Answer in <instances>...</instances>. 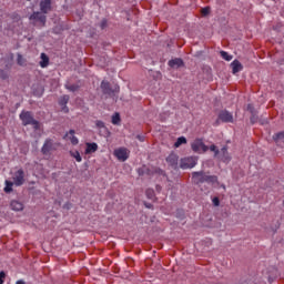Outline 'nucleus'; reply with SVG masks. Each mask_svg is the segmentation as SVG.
<instances>
[{"mask_svg": "<svg viewBox=\"0 0 284 284\" xmlns=\"http://www.w3.org/2000/svg\"><path fill=\"white\" fill-rule=\"evenodd\" d=\"M4 278H6V272L1 271L0 272V284L4 283Z\"/></svg>", "mask_w": 284, "mask_h": 284, "instance_id": "obj_35", "label": "nucleus"}, {"mask_svg": "<svg viewBox=\"0 0 284 284\" xmlns=\"http://www.w3.org/2000/svg\"><path fill=\"white\" fill-rule=\"evenodd\" d=\"M220 121H223V123H233L234 122V115H232L229 111H222L219 114Z\"/></svg>", "mask_w": 284, "mask_h": 284, "instance_id": "obj_11", "label": "nucleus"}, {"mask_svg": "<svg viewBox=\"0 0 284 284\" xmlns=\"http://www.w3.org/2000/svg\"><path fill=\"white\" fill-rule=\"evenodd\" d=\"M209 150L211 152H214V158L216 159V156H219V154H221V151L216 148V145L212 144Z\"/></svg>", "mask_w": 284, "mask_h": 284, "instance_id": "obj_27", "label": "nucleus"}, {"mask_svg": "<svg viewBox=\"0 0 284 284\" xmlns=\"http://www.w3.org/2000/svg\"><path fill=\"white\" fill-rule=\"evenodd\" d=\"M156 190H158V191H160V190H161V187H160L159 185H156Z\"/></svg>", "mask_w": 284, "mask_h": 284, "instance_id": "obj_41", "label": "nucleus"}, {"mask_svg": "<svg viewBox=\"0 0 284 284\" xmlns=\"http://www.w3.org/2000/svg\"><path fill=\"white\" fill-rule=\"evenodd\" d=\"M222 187H223V190H225V185L224 184L222 185Z\"/></svg>", "mask_w": 284, "mask_h": 284, "instance_id": "obj_42", "label": "nucleus"}, {"mask_svg": "<svg viewBox=\"0 0 284 284\" xmlns=\"http://www.w3.org/2000/svg\"><path fill=\"white\" fill-rule=\"evenodd\" d=\"M16 284H26V281H23V280H18V281L16 282Z\"/></svg>", "mask_w": 284, "mask_h": 284, "instance_id": "obj_38", "label": "nucleus"}, {"mask_svg": "<svg viewBox=\"0 0 284 284\" xmlns=\"http://www.w3.org/2000/svg\"><path fill=\"white\" fill-rule=\"evenodd\" d=\"M216 159H219L223 163H230V161H232V158L230 156V152H227V146H223L221 149V151H220L219 155L216 156Z\"/></svg>", "mask_w": 284, "mask_h": 284, "instance_id": "obj_9", "label": "nucleus"}, {"mask_svg": "<svg viewBox=\"0 0 284 284\" xmlns=\"http://www.w3.org/2000/svg\"><path fill=\"white\" fill-rule=\"evenodd\" d=\"M247 112H250L251 114H256V110L254 109L253 104H247L246 108Z\"/></svg>", "mask_w": 284, "mask_h": 284, "instance_id": "obj_31", "label": "nucleus"}, {"mask_svg": "<svg viewBox=\"0 0 284 284\" xmlns=\"http://www.w3.org/2000/svg\"><path fill=\"white\" fill-rule=\"evenodd\" d=\"M29 19L30 21H39L41 26H45V21H48V17H45V13H41L39 11L33 12Z\"/></svg>", "mask_w": 284, "mask_h": 284, "instance_id": "obj_8", "label": "nucleus"}, {"mask_svg": "<svg viewBox=\"0 0 284 284\" xmlns=\"http://www.w3.org/2000/svg\"><path fill=\"white\" fill-rule=\"evenodd\" d=\"M103 94H106L108 97H116L119 94L121 88L119 85H114L113 88L110 85V82L103 80L100 85Z\"/></svg>", "mask_w": 284, "mask_h": 284, "instance_id": "obj_3", "label": "nucleus"}, {"mask_svg": "<svg viewBox=\"0 0 284 284\" xmlns=\"http://www.w3.org/2000/svg\"><path fill=\"white\" fill-rule=\"evenodd\" d=\"M196 161L195 156L182 158L180 161V168L181 170H192V168H196Z\"/></svg>", "mask_w": 284, "mask_h": 284, "instance_id": "obj_4", "label": "nucleus"}, {"mask_svg": "<svg viewBox=\"0 0 284 284\" xmlns=\"http://www.w3.org/2000/svg\"><path fill=\"white\" fill-rule=\"evenodd\" d=\"M18 65H26V60L23 59V55L18 54Z\"/></svg>", "mask_w": 284, "mask_h": 284, "instance_id": "obj_30", "label": "nucleus"}, {"mask_svg": "<svg viewBox=\"0 0 284 284\" xmlns=\"http://www.w3.org/2000/svg\"><path fill=\"white\" fill-rule=\"evenodd\" d=\"M192 182L195 185H203V183H207V185L216 187V185H219V176L211 175L210 172L205 171H195L192 173Z\"/></svg>", "mask_w": 284, "mask_h": 284, "instance_id": "obj_1", "label": "nucleus"}, {"mask_svg": "<svg viewBox=\"0 0 284 284\" xmlns=\"http://www.w3.org/2000/svg\"><path fill=\"white\" fill-rule=\"evenodd\" d=\"M220 54L222 59H224V61H232V55H230V53H227L226 51H221Z\"/></svg>", "mask_w": 284, "mask_h": 284, "instance_id": "obj_26", "label": "nucleus"}, {"mask_svg": "<svg viewBox=\"0 0 284 284\" xmlns=\"http://www.w3.org/2000/svg\"><path fill=\"white\" fill-rule=\"evenodd\" d=\"M23 183H26V173L22 169H20L13 175V185H17V187H21Z\"/></svg>", "mask_w": 284, "mask_h": 284, "instance_id": "obj_7", "label": "nucleus"}, {"mask_svg": "<svg viewBox=\"0 0 284 284\" xmlns=\"http://www.w3.org/2000/svg\"><path fill=\"white\" fill-rule=\"evenodd\" d=\"M136 139L141 142L145 141V138H143V135H138Z\"/></svg>", "mask_w": 284, "mask_h": 284, "instance_id": "obj_37", "label": "nucleus"}, {"mask_svg": "<svg viewBox=\"0 0 284 284\" xmlns=\"http://www.w3.org/2000/svg\"><path fill=\"white\" fill-rule=\"evenodd\" d=\"M71 156H73L78 163L83 161V158H81V153H79V151L71 152Z\"/></svg>", "mask_w": 284, "mask_h": 284, "instance_id": "obj_24", "label": "nucleus"}, {"mask_svg": "<svg viewBox=\"0 0 284 284\" xmlns=\"http://www.w3.org/2000/svg\"><path fill=\"white\" fill-rule=\"evenodd\" d=\"M65 88L70 92H77V90H79V85H77V84H67Z\"/></svg>", "mask_w": 284, "mask_h": 284, "instance_id": "obj_28", "label": "nucleus"}, {"mask_svg": "<svg viewBox=\"0 0 284 284\" xmlns=\"http://www.w3.org/2000/svg\"><path fill=\"white\" fill-rule=\"evenodd\" d=\"M257 121H258V115H256V113H252L251 115L252 125H254V123H257Z\"/></svg>", "mask_w": 284, "mask_h": 284, "instance_id": "obj_32", "label": "nucleus"}, {"mask_svg": "<svg viewBox=\"0 0 284 284\" xmlns=\"http://www.w3.org/2000/svg\"><path fill=\"white\" fill-rule=\"evenodd\" d=\"M213 205L219 207V205H221V200H219V197H213Z\"/></svg>", "mask_w": 284, "mask_h": 284, "instance_id": "obj_34", "label": "nucleus"}, {"mask_svg": "<svg viewBox=\"0 0 284 284\" xmlns=\"http://www.w3.org/2000/svg\"><path fill=\"white\" fill-rule=\"evenodd\" d=\"M20 120L22 121V125H32L33 129L39 130L41 124L39 121L34 120V115L30 111H22L20 113Z\"/></svg>", "mask_w": 284, "mask_h": 284, "instance_id": "obj_2", "label": "nucleus"}, {"mask_svg": "<svg viewBox=\"0 0 284 284\" xmlns=\"http://www.w3.org/2000/svg\"><path fill=\"white\" fill-rule=\"evenodd\" d=\"M113 155L123 163L130 159V151L125 148H119L113 151Z\"/></svg>", "mask_w": 284, "mask_h": 284, "instance_id": "obj_6", "label": "nucleus"}, {"mask_svg": "<svg viewBox=\"0 0 284 284\" xmlns=\"http://www.w3.org/2000/svg\"><path fill=\"white\" fill-rule=\"evenodd\" d=\"M145 206L150 209V207H152V204H145Z\"/></svg>", "mask_w": 284, "mask_h": 284, "instance_id": "obj_40", "label": "nucleus"}, {"mask_svg": "<svg viewBox=\"0 0 284 284\" xmlns=\"http://www.w3.org/2000/svg\"><path fill=\"white\" fill-rule=\"evenodd\" d=\"M27 1H30V0H27Z\"/></svg>", "mask_w": 284, "mask_h": 284, "instance_id": "obj_44", "label": "nucleus"}, {"mask_svg": "<svg viewBox=\"0 0 284 284\" xmlns=\"http://www.w3.org/2000/svg\"><path fill=\"white\" fill-rule=\"evenodd\" d=\"M0 30H1V24H0Z\"/></svg>", "mask_w": 284, "mask_h": 284, "instance_id": "obj_43", "label": "nucleus"}, {"mask_svg": "<svg viewBox=\"0 0 284 284\" xmlns=\"http://www.w3.org/2000/svg\"><path fill=\"white\" fill-rule=\"evenodd\" d=\"M49 63H50V58H48V55L45 53H41L40 65L42 68H48Z\"/></svg>", "mask_w": 284, "mask_h": 284, "instance_id": "obj_19", "label": "nucleus"}, {"mask_svg": "<svg viewBox=\"0 0 284 284\" xmlns=\"http://www.w3.org/2000/svg\"><path fill=\"white\" fill-rule=\"evenodd\" d=\"M95 125H97V128H99L101 130V129L105 128V122L98 120V121H95Z\"/></svg>", "mask_w": 284, "mask_h": 284, "instance_id": "obj_33", "label": "nucleus"}, {"mask_svg": "<svg viewBox=\"0 0 284 284\" xmlns=\"http://www.w3.org/2000/svg\"><path fill=\"white\" fill-rule=\"evenodd\" d=\"M273 139H274L275 143H277V145L281 143H284V131L273 135Z\"/></svg>", "mask_w": 284, "mask_h": 284, "instance_id": "obj_21", "label": "nucleus"}, {"mask_svg": "<svg viewBox=\"0 0 284 284\" xmlns=\"http://www.w3.org/2000/svg\"><path fill=\"white\" fill-rule=\"evenodd\" d=\"M12 185H14V182L6 181L4 192L7 194H10V192H12Z\"/></svg>", "mask_w": 284, "mask_h": 284, "instance_id": "obj_25", "label": "nucleus"}, {"mask_svg": "<svg viewBox=\"0 0 284 284\" xmlns=\"http://www.w3.org/2000/svg\"><path fill=\"white\" fill-rule=\"evenodd\" d=\"M202 14H203L204 17H206V14H210V8H209V7L203 8V9H202Z\"/></svg>", "mask_w": 284, "mask_h": 284, "instance_id": "obj_36", "label": "nucleus"}, {"mask_svg": "<svg viewBox=\"0 0 284 284\" xmlns=\"http://www.w3.org/2000/svg\"><path fill=\"white\" fill-rule=\"evenodd\" d=\"M74 134H75V131L71 129L68 133H65L63 139H69L72 145H79V139L74 136Z\"/></svg>", "mask_w": 284, "mask_h": 284, "instance_id": "obj_13", "label": "nucleus"}, {"mask_svg": "<svg viewBox=\"0 0 284 284\" xmlns=\"http://www.w3.org/2000/svg\"><path fill=\"white\" fill-rule=\"evenodd\" d=\"M97 150H99V144H97L94 142L87 143L85 154H94V152H97Z\"/></svg>", "mask_w": 284, "mask_h": 284, "instance_id": "obj_17", "label": "nucleus"}, {"mask_svg": "<svg viewBox=\"0 0 284 284\" xmlns=\"http://www.w3.org/2000/svg\"><path fill=\"white\" fill-rule=\"evenodd\" d=\"M40 10L42 14H48L52 10V0H42L40 2Z\"/></svg>", "mask_w": 284, "mask_h": 284, "instance_id": "obj_12", "label": "nucleus"}, {"mask_svg": "<svg viewBox=\"0 0 284 284\" xmlns=\"http://www.w3.org/2000/svg\"><path fill=\"white\" fill-rule=\"evenodd\" d=\"M68 101H70V95H63V97L60 99V101H59L60 105L64 106V108H63V111H64V112H68V106H65V105H68Z\"/></svg>", "mask_w": 284, "mask_h": 284, "instance_id": "obj_20", "label": "nucleus"}, {"mask_svg": "<svg viewBox=\"0 0 284 284\" xmlns=\"http://www.w3.org/2000/svg\"><path fill=\"white\" fill-rule=\"evenodd\" d=\"M146 197L150 199L151 201L154 200V190L148 189L145 191Z\"/></svg>", "mask_w": 284, "mask_h": 284, "instance_id": "obj_29", "label": "nucleus"}, {"mask_svg": "<svg viewBox=\"0 0 284 284\" xmlns=\"http://www.w3.org/2000/svg\"><path fill=\"white\" fill-rule=\"evenodd\" d=\"M166 163L173 168V170H179V155L176 153H171L166 158Z\"/></svg>", "mask_w": 284, "mask_h": 284, "instance_id": "obj_10", "label": "nucleus"}, {"mask_svg": "<svg viewBox=\"0 0 284 284\" xmlns=\"http://www.w3.org/2000/svg\"><path fill=\"white\" fill-rule=\"evenodd\" d=\"M187 143V139L185 136L178 138L176 142L174 143V148H181V145Z\"/></svg>", "mask_w": 284, "mask_h": 284, "instance_id": "obj_22", "label": "nucleus"}, {"mask_svg": "<svg viewBox=\"0 0 284 284\" xmlns=\"http://www.w3.org/2000/svg\"><path fill=\"white\" fill-rule=\"evenodd\" d=\"M111 123L113 125H119V123H121V115L119 113L113 114Z\"/></svg>", "mask_w": 284, "mask_h": 284, "instance_id": "obj_23", "label": "nucleus"}, {"mask_svg": "<svg viewBox=\"0 0 284 284\" xmlns=\"http://www.w3.org/2000/svg\"><path fill=\"white\" fill-rule=\"evenodd\" d=\"M10 207H11V210H13V212H22V210H23V203H21V202L18 201V200H13V201H11V203H10Z\"/></svg>", "mask_w": 284, "mask_h": 284, "instance_id": "obj_15", "label": "nucleus"}, {"mask_svg": "<svg viewBox=\"0 0 284 284\" xmlns=\"http://www.w3.org/2000/svg\"><path fill=\"white\" fill-rule=\"evenodd\" d=\"M170 68H181L183 67V60L181 58H175L169 61Z\"/></svg>", "mask_w": 284, "mask_h": 284, "instance_id": "obj_18", "label": "nucleus"}, {"mask_svg": "<svg viewBox=\"0 0 284 284\" xmlns=\"http://www.w3.org/2000/svg\"><path fill=\"white\" fill-rule=\"evenodd\" d=\"M231 68H232L233 74H239V72H241L243 70V64L241 63V61L234 60L231 63Z\"/></svg>", "mask_w": 284, "mask_h": 284, "instance_id": "obj_14", "label": "nucleus"}, {"mask_svg": "<svg viewBox=\"0 0 284 284\" xmlns=\"http://www.w3.org/2000/svg\"><path fill=\"white\" fill-rule=\"evenodd\" d=\"M191 150H193L195 153L201 154V152H207V150H210V148L207 145H205V143L203 142V140L201 139H195L192 143H191Z\"/></svg>", "mask_w": 284, "mask_h": 284, "instance_id": "obj_5", "label": "nucleus"}, {"mask_svg": "<svg viewBox=\"0 0 284 284\" xmlns=\"http://www.w3.org/2000/svg\"><path fill=\"white\" fill-rule=\"evenodd\" d=\"M52 150V140L51 139H47L44 141V144L41 149L42 154H50V151Z\"/></svg>", "mask_w": 284, "mask_h": 284, "instance_id": "obj_16", "label": "nucleus"}, {"mask_svg": "<svg viewBox=\"0 0 284 284\" xmlns=\"http://www.w3.org/2000/svg\"><path fill=\"white\" fill-rule=\"evenodd\" d=\"M101 28H105V20L102 21Z\"/></svg>", "mask_w": 284, "mask_h": 284, "instance_id": "obj_39", "label": "nucleus"}]
</instances>
